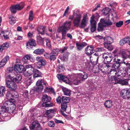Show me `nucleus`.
Masks as SVG:
<instances>
[{
	"mask_svg": "<svg viewBox=\"0 0 130 130\" xmlns=\"http://www.w3.org/2000/svg\"><path fill=\"white\" fill-rule=\"evenodd\" d=\"M87 77L86 73L82 72L81 73L71 75L69 78L64 76L63 81L67 84H69L71 82L75 85H76L80 83V80L86 79Z\"/></svg>",
	"mask_w": 130,
	"mask_h": 130,
	"instance_id": "f257e3e1",
	"label": "nucleus"
},
{
	"mask_svg": "<svg viewBox=\"0 0 130 130\" xmlns=\"http://www.w3.org/2000/svg\"><path fill=\"white\" fill-rule=\"evenodd\" d=\"M15 109V106L12 102L9 101H6L4 103L3 106L1 107V111L3 112H9L13 113Z\"/></svg>",
	"mask_w": 130,
	"mask_h": 130,
	"instance_id": "f03ea898",
	"label": "nucleus"
},
{
	"mask_svg": "<svg viewBox=\"0 0 130 130\" xmlns=\"http://www.w3.org/2000/svg\"><path fill=\"white\" fill-rule=\"evenodd\" d=\"M82 15L78 11L74 10L73 12V15L69 16V19L73 20L74 18L73 23L75 26L78 27L80 22Z\"/></svg>",
	"mask_w": 130,
	"mask_h": 130,
	"instance_id": "7ed1b4c3",
	"label": "nucleus"
},
{
	"mask_svg": "<svg viewBox=\"0 0 130 130\" xmlns=\"http://www.w3.org/2000/svg\"><path fill=\"white\" fill-rule=\"evenodd\" d=\"M71 23V22L67 21L64 23L62 26L58 28V31L62 32V39H65L67 31L70 29Z\"/></svg>",
	"mask_w": 130,
	"mask_h": 130,
	"instance_id": "20e7f679",
	"label": "nucleus"
},
{
	"mask_svg": "<svg viewBox=\"0 0 130 130\" xmlns=\"http://www.w3.org/2000/svg\"><path fill=\"white\" fill-rule=\"evenodd\" d=\"M112 24V23L109 20L101 19L98 24V31H101L103 30L104 27L111 25Z\"/></svg>",
	"mask_w": 130,
	"mask_h": 130,
	"instance_id": "39448f33",
	"label": "nucleus"
},
{
	"mask_svg": "<svg viewBox=\"0 0 130 130\" xmlns=\"http://www.w3.org/2000/svg\"><path fill=\"white\" fill-rule=\"evenodd\" d=\"M51 100V98L48 96L46 94H44L42 97V100L43 103L42 104V107H45L53 106L54 104L53 103L47 104V102H49Z\"/></svg>",
	"mask_w": 130,
	"mask_h": 130,
	"instance_id": "423d86ee",
	"label": "nucleus"
},
{
	"mask_svg": "<svg viewBox=\"0 0 130 130\" xmlns=\"http://www.w3.org/2000/svg\"><path fill=\"white\" fill-rule=\"evenodd\" d=\"M26 68L28 69L27 71H24L23 75L25 76H31L34 72L35 69L31 64H28L26 66Z\"/></svg>",
	"mask_w": 130,
	"mask_h": 130,
	"instance_id": "0eeeda50",
	"label": "nucleus"
},
{
	"mask_svg": "<svg viewBox=\"0 0 130 130\" xmlns=\"http://www.w3.org/2000/svg\"><path fill=\"white\" fill-rule=\"evenodd\" d=\"M43 84L45 86H47V84L42 79L39 80L36 83L37 87L36 88V91L38 92L41 91L43 89Z\"/></svg>",
	"mask_w": 130,
	"mask_h": 130,
	"instance_id": "6e6552de",
	"label": "nucleus"
},
{
	"mask_svg": "<svg viewBox=\"0 0 130 130\" xmlns=\"http://www.w3.org/2000/svg\"><path fill=\"white\" fill-rule=\"evenodd\" d=\"M24 6V3H22L20 5L18 4L11 6L10 8L11 11L12 13H15L17 10H20L22 9Z\"/></svg>",
	"mask_w": 130,
	"mask_h": 130,
	"instance_id": "1a4fd4ad",
	"label": "nucleus"
},
{
	"mask_svg": "<svg viewBox=\"0 0 130 130\" xmlns=\"http://www.w3.org/2000/svg\"><path fill=\"white\" fill-rule=\"evenodd\" d=\"M105 63L109 64L112 59V57L111 53H104L102 56Z\"/></svg>",
	"mask_w": 130,
	"mask_h": 130,
	"instance_id": "9d476101",
	"label": "nucleus"
},
{
	"mask_svg": "<svg viewBox=\"0 0 130 130\" xmlns=\"http://www.w3.org/2000/svg\"><path fill=\"white\" fill-rule=\"evenodd\" d=\"M89 18L86 14H84L81 22L80 23V27L81 28H84L87 25L88 22Z\"/></svg>",
	"mask_w": 130,
	"mask_h": 130,
	"instance_id": "9b49d317",
	"label": "nucleus"
},
{
	"mask_svg": "<svg viewBox=\"0 0 130 130\" xmlns=\"http://www.w3.org/2000/svg\"><path fill=\"white\" fill-rule=\"evenodd\" d=\"M36 60L37 61V63L39 64V66L37 67V68H39L41 66H45L46 63V61L42 58L41 57L38 56L36 57Z\"/></svg>",
	"mask_w": 130,
	"mask_h": 130,
	"instance_id": "f8f14e48",
	"label": "nucleus"
},
{
	"mask_svg": "<svg viewBox=\"0 0 130 130\" xmlns=\"http://www.w3.org/2000/svg\"><path fill=\"white\" fill-rule=\"evenodd\" d=\"M129 93V90L127 88L122 89L121 92V95L123 99H130V97L128 96Z\"/></svg>",
	"mask_w": 130,
	"mask_h": 130,
	"instance_id": "ddd939ff",
	"label": "nucleus"
},
{
	"mask_svg": "<svg viewBox=\"0 0 130 130\" xmlns=\"http://www.w3.org/2000/svg\"><path fill=\"white\" fill-rule=\"evenodd\" d=\"M29 128L31 129H35V130L42 129L40 124L38 121L33 122L32 124L29 126Z\"/></svg>",
	"mask_w": 130,
	"mask_h": 130,
	"instance_id": "4468645a",
	"label": "nucleus"
},
{
	"mask_svg": "<svg viewBox=\"0 0 130 130\" xmlns=\"http://www.w3.org/2000/svg\"><path fill=\"white\" fill-rule=\"evenodd\" d=\"M90 21L91 24V30L92 32H93L95 30L96 24V22L94 20V15L91 17Z\"/></svg>",
	"mask_w": 130,
	"mask_h": 130,
	"instance_id": "2eb2a0df",
	"label": "nucleus"
},
{
	"mask_svg": "<svg viewBox=\"0 0 130 130\" xmlns=\"http://www.w3.org/2000/svg\"><path fill=\"white\" fill-rule=\"evenodd\" d=\"M14 70L17 72L22 73L25 70L23 66L21 64H16L14 66Z\"/></svg>",
	"mask_w": 130,
	"mask_h": 130,
	"instance_id": "dca6fc26",
	"label": "nucleus"
},
{
	"mask_svg": "<svg viewBox=\"0 0 130 130\" xmlns=\"http://www.w3.org/2000/svg\"><path fill=\"white\" fill-rule=\"evenodd\" d=\"M6 85L7 87L11 90H15L17 88L15 83L12 81L8 80L6 82Z\"/></svg>",
	"mask_w": 130,
	"mask_h": 130,
	"instance_id": "f3484780",
	"label": "nucleus"
},
{
	"mask_svg": "<svg viewBox=\"0 0 130 130\" xmlns=\"http://www.w3.org/2000/svg\"><path fill=\"white\" fill-rule=\"evenodd\" d=\"M36 45L35 40L32 39L29 40L26 43L27 48L29 49H31L34 47Z\"/></svg>",
	"mask_w": 130,
	"mask_h": 130,
	"instance_id": "a211bd4d",
	"label": "nucleus"
},
{
	"mask_svg": "<svg viewBox=\"0 0 130 130\" xmlns=\"http://www.w3.org/2000/svg\"><path fill=\"white\" fill-rule=\"evenodd\" d=\"M94 47L90 46H87L85 49V53L88 56L91 55L93 53Z\"/></svg>",
	"mask_w": 130,
	"mask_h": 130,
	"instance_id": "6ab92c4d",
	"label": "nucleus"
},
{
	"mask_svg": "<svg viewBox=\"0 0 130 130\" xmlns=\"http://www.w3.org/2000/svg\"><path fill=\"white\" fill-rule=\"evenodd\" d=\"M121 53L123 59L124 60L127 58H130V55H127L126 53V51L124 50H123L121 51ZM129 64L130 65V62H127L126 63V65H128L127 64Z\"/></svg>",
	"mask_w": 130,
	"mask_h": 130,
	"instance_id": "aec40b11",
	"label": "nucleus"
},
{
	"mask_svg": "<svg viewBox=\"0 0 130 130\" xmlns=\"http://www.w3.org/2000/svg\"><path fill=\"white\" fill-rule=\"evenodd\" d=\"M76 44L77 48L79 50H81L87 45V43L84 42H77L76 43Z\"/></svg>",
	"mask_w": 130,
	"mask_h": 130,
	"instance_id": "412c9836",
	"label": "nucleus"
},
{
	"mask_svg": "<svg viewBox=\"0 0 130 130\" xmlns=\"http://www.w3.org/2000/svg\"><path fill=\"white\" fill-rule=\"evenodd\" d=\"M9 57L8 56H6L0 62V66L2 67L6 64L9 59Z\"/></svg>",
	"mask_w": 130,
	"mask_h": 130,
	"instance_id": "4be33fe9",
	"label": "nucleus"
},
{
	"mask_svg": "<svg viewBox=\"0 0 130 130\" xmlns=\"http://www.w3.org/2000/svg\"><path fill=\"white\" fill-rule=\"evenodd\" d=\"M94 57L95 59H96L95 61L94 60L93 61L92 59V60L91 59V56L90 57V62L93 63V64L95 65L98 62V59L99 58L98 54L97 53H95L94 54Z\"/></svg>",
	"mask_w": 130,
	"mask_h": 130,
	"instance_id": "5701e85b",
	"label": "nucleus"
},
{
	"mask_svg": "<svg viewBox=\"0 0 130 130\" xmlns=\"http://www.w3.org/2000/svg\"><path fill=\"white\" fill-rule=\"evenodd\" d=\"M9 32H4L3 31H0V36L1 37H4V38L5 39H8L9 38Z\"/></svg>",
	"mask_w": 130,
	"mask_h": 130,
	"instance_id": "b1692460",
	"label": "nucleus"
},
{
	"mask_svg": "<svg viewBox=\"0 0 130 130\" xmlns=\"http://www.w3.org/2000/svg\"><path fill=\"white\" fill-rule=\"evenodd\" d=\"M129 37L124 38L120 40L119 42V44L120 46H122L127 42L129 41Z\"/></svg>",
	"mask_w": 130,
	"mask_h": 130,
	"instance_id": "393cba45",
	"label": "nucleus"
},
{
	"mask_svg": "<svg viewBox=\"0 0 130 130\" xmlns=\"http://www.w3.org/2000/svg\"><path fill=\"white\" fill-rule=\"evenodd\" d=\"M104 44H111L113 42V39L111 37H105L104 39Z\"/></svg>",
	"mask_w": 130,
	"mask_h": 130,
	"instance_id": "a878e982",
	"label": "nucleus"
},
{
	"mask_svg": "<svg viewBox=\"0 0 130 130\" xmlns=\"http://www.w3.org/2000/svg\"><path fill=\"white\" fill-rule=\"evenodd\" d=\"M9 47L8 44L7 42H5L0 45V52H2L3 50L8 48Z\"/></svg>",
	"mask_w": 130,
	"mask_h": 130,
	"instance_id": "bb28decb",
	"label": "nucleus"
},
{
	"mask_svg": "<svg viewBox=\"0 0 130 130\" xmlns=\"http://www.w3.org/2000/svg\"><path fill=\"white\" fill-rule=\"evenodd\" d=\"M50 92L53 93L54 94H55V93L54 91V89L51 87L49 86L46 87L44 90V92Z\"/></svg>",
	"mask_w": 130,
	"mask_h": 130,
	"instance_id": "cd10ccee",
	"label": "nucleus"
},
{
	"mask_svg": "<svg viewBox=\"0 0 130 130\" xmlns=\"http://www.w3.org/2000/svg\"><path fill=\"white\" fill-rule=\"evenodd\" d=\"M130 79H124L122 80H121L120 84L122 85H129L130 84Z\"/></svg>",
	"mask_w": 130,
	"mask_h": 130,
	"instance_id": "c85d7f7f",
	"label": "nucleus"
},
{
	"mask_svg": "<svg viewBox=\"0 0 130 130\" xmlns=\"http://www.w3.org/2000/svg\"><path fill=\"white\" fill-rule=\"evenodd\" d=\"M62 89L64 95L68 96L70 95L71 91L70 90L64 87H62Z\"/></svg>",
	"mask_w": 130,
	"mask_h": 130,
	"instance_id": "c756f323",
	"label": "nucleus"
},
{
	"mask_svg": "<svg viewBox=\"0 0 130 130\" xmlns=\"http://www.w3.org/2000/svg\"><path fill=\"white\" fill-rule=\"evenodd\" d=\"M45 27L43 26H41L38 28V31L39 34L43 35L44 33Z\"/></svg>",
	"mask_w": 130,
	"mask_h": 130,
	"instance_id": "7c9ffc66",
	"label": "nucleus"
},
{
	"mask_svg": "<svg viewBox=\"0 0 130 130\" xmlns=\"http://www.w3.org/2000/svg\"><path fill=\"white\" fill-rule=\"evenodd\" d=\"M31 55L30 54H27L22 59L23 61L25 63H27L28 60L30 59V58L31 57Z\"/></svg>",
	"mask_w": 130,
	"mask_h": 130,
	"instance_id": "2f4dec72",
	"label": "nucleus"
},
{
	"mask_svg": "<svg viewBox=\"0 0 130 130\" xmlns=\"http://www.w3.org/2000/svg\"><path fill=\"white\" fill-rule=\"evenodd\" d=\"M44 38H42L40 36H38L37 37V41L38 42L43 44H44Z\"/></svg>",
	"mask_w": 130,
	"mask_h": 130,
	"instance_id": "473e14b6",
	"label": "nucleus"
},
{
	"mask_svg": "<svg viewBox=\"0 0 130 130\" xmlns=\"http://www.w3.org/2000/svg\"><path fill=\"white\" fill-rule=\"evenodd\" d=\"M112 102L110 100H107L106 101L104 105L107 108H109L111 107L112 106Z\"/></svg>",
	"mask_w": 130,
	"mask_h": 130,
	"instance_id": "72a5a7b5",
	"label": "nucleus"
},
{
	"mask_svg": "<svg viewBox=\"0 0 130 130\" xmlns=\"http://www.w3.org/2000/svg\"><path fill=\"white\" fill-rule=\"evenodd\" d=\"M44 51L43 49H37L35 50L34 52V53L37 54H41L43 53Z\"/></svg>",
	"mask_w": 130,
	"mask_h": 130,
	"instance_id": "f704fd0d",
	"label": "nucleus"
},
{
	"mask_svg": "<svg viewBox=\"0 0 130 130\" xmlns=\"http://www.w3.org/2000/svg\"><path fill=\"white\" fill-rule=\"evenodd\" d=\"M33 75V77L34 78L41 76V73L38 70H36L34 72Z\"/></svg>",
	"mask_w": 130,
	"mask_h": 130,
	"instance_id": "c9c22d12",
	"label": "nucleus"
},
{
	"mask_svg": "<svg viewBox=\"0 0 130 130\" xmlns=\"http://www.w3.org/2000/svg\"><path fill=\"white\" fill-rule=\"evenodd\" d=\"M62 103H68L70 101V99L68 97L65 96H62Z\"/></svg>",
	"mask_w": 130,
	"mask_h": 130,
	"instance_id": "e433bc0d",
	"label": "nucleus"
},
{
	"mask_svg": "<svg viewBox=\"0 0 130 130\" xmlns=\"http://www.w3.org/2000/svg\"><path fill=\"white\" fill-rule=\"evenodd\" d=\"M9 22L11 25L13 24L16 22V19L14 17L11 16L9 19Z\"/></svg>",
	"mask_w": 130,
	"mask_h": 130,
	"instance_id": "4c0bfd02",
	"label": "nucleus"
},
{
	"mask_svg": "<svg viewBox=\"0 0 130 130\" xmlns=\"http://www.w3.org/2000/svg\"><path fill=\"white\" fill-rule=\"evenodd\" d=\"M110 9L108 7H106L102 10V13L104 15L107 14L109 12Z\"/></svg>",
	"mask_w": 130,
	"mask_h": 130,
	"instance_id": "58836bf2",
	"label": "nucleus"
},
{
	"mask_svg": "<svg viewBox=\"0 0 130 130\" xmlns=\"http://www.w3.org/2000/svg\"><path fill=\"white\" fill-rule=\"evenodd\" d=\"M22 78L21 76V75L18 74L16 76V77H14V80L17 83H18L20 81Z\"/></svg>",
	"mask_w": 130,
	"mask_h": 130,
	"instance_id": "ea45409f",
	"label": "nucleus"
},
{
	"mask_svg": "<svg viewBox=\"0 0 130 130\" xmlns=\"http://www.w3.org/2000/svg\"><path fill=\"white\" fill-rule=\"evenodd\" d=\"M7 98L8 100L12 99V92H8L6 95Z\"/></svg>",
	"mask_w": 130,
	"mask_h": 130,
	"instance_id": "a19ab883",
	"label": "nucleus"
},
{
	"mask_svg": "<svg viewBox=\"0 0 130 130\" xmlns=\"http://www.w3.org/2000/svg\"><path fill=\"white\" fill-rule=\"evenodd\" d=\"M28 92L27 90H25L24 91L23 94V95H22V98L23 99L24 98H25L27 99L28 98Z\"/></svg>",
	"mask_w": 130,
	"mask_h": 130,
	"instance_id": "79ce46f5",
	"label": "nucleus"
},
{
	"mask_svg": "<svg viewBox=\"0 0 130 130\" xmlns=\"http://www.w3.org/2000/svg\"><path fill=\"white\" fill-rule=\"evenodd\" d=\"M105 47L109 50L111 51L112 50L113 47L110 44H104Z\"/></svg>",
	"mask_w": 130,
	"mask_h": 130,
	"instance_id": "37998d69",
	"label": "nucleus"
},
{
	"mask_svg": "<svg viewBox=\"0 0 130 130\" xmlns=\"http://www.w3.org/2000/svg\"><path fill=\"white\" fill-rule=\"evenodd\" d=\"M67 107V105L66 103H62L61 104V108L63 111H65Z\"/></svg>",
	"mask_w": 130,
	"mask_h": 130,
	"instance_id": "c03bdc74",
	"label": "nucleus"
},
{
	"mask_svg": "<svg viewBox=\"0 0 130 130\" xmlns=\"http://www.w3.org/2000/svg\"><path fill=\"white\" fill-rule=\"evenodd\" d=\"M32 83V81L29 78L26 79L25 82V83L27 86L30 85Z\"/></svg>",
	"mask_w": 130,
	"mask_h": 130,
	"instance_id": "a18cd8bd",
	"label": "nucleus"
},
{
	"mask_svg": "<svg viewBox=\"0 0 130 130\" xmlns=\"http://www.w3.org/2000/svg\"><path fill=\"white\" fill-rule=\"evenodd\" d=\"M64 69V68L63 67V65H61L59 67L58 69L57 70V72L60 73L63 71V70Z\"/></svg>",
	"mask_w": 130,
	"mask_h": 130,
	"instance_id": "49530a36",
	"label": "nucleus"
},
{
	"mask_svg": "<svg viewBox=\"0 0 130 130\" xmlns=\"http://www.w3.org/2000/svg\"><path fill=\"white\" fill-rule=\"evenodd\" d=\"M120 70L123 73L124 75H126V68L124 66H122L120 68Z\"/></svg>",
	"mask_w": 130,
	"mask_h": 130,
	"instance_id": "de8ad7c7",
	"label": "nucleus"
},
{
	"mask_svg": "<svg viewBox=\"0 0 130 130\" xmlns=\"http://www.w3.org/2000/svg\"><path fill=\"white\" fill-rule=\"evenodd\" d=\"M55 112V110L54 109H50L47 110L45 114L47 115H48L49 114L51 113H53Z\"/></svg>",
	"mask_w": 130,
	"mask_h": 130,
	"instance_id": "09e8293b",
	"label": "nucleus"
},
{
	"mask_svg": "<svg viewBox=\"0 0 130 130\" xmlns=\"http://www.w3.org/2000/svg\"><path fill=\"white\" fill-rule=\"evenodd\" d=\"M6 90V89L4 86H0V90L2 92V95L3 96L4 95V93L5 92Z\"/></svg>",
	"mask_w": 130,
	"mask_h": 130,
	"instance_id": "8fccbe9b",
	"label": "nucleus"
},
{
	"mask_svg": "<svg viewBox=\"0 0 130 130\" xmlns=\"http://www.w3.org/2000/svg\"><path fill=\"white\" fill-rule=\"evenodd\" d=\"M60 51V50L58 48L54 49L52 52V53L53 54L57 55L58 52Z\"/></svg>",
	"mask_w": 130,
	"mask_h": 130,
	"instance_id": "3c124183",
	"label": "nucleus"
},
{
	"mask_svg": "<svg viewBox=\"0 0 130 130\" xmlns=\"http://www.w3.org/2000/svg\"><path fill=\"white\" fill-rule=\"evenodd\" d=\"M29 19L30 21H31L33 19V13L32 11H30L29 13Z\"/></svg>",
	"mask_w": 130,
	"mask_h": 130,
	"instance_id": "603ef678",
	"label": "nucleus"
},
{
	"mask_svg": "<svg viewBox=\"0 0 130 130\" xmlns=\"http://www.w3.org/2000/svg\"><path fill=\"white\" fill-rule=\"evenodd\" d=\"M12 92V98H18L19 96V95L17 92H15V91Z\"/></svg>",
	"mask_w": 130,
	"mask_h": 130,
	"instance_id": "864d4df0",
	"label": "nucleus"
},
{
	"mask_svg": "<svg viewBox=\"0 0 130 130\" xmlns=\"http://www.w3.org/2000/svg\"><path fill=\"white\" fill-rule=\"evenodd\" d=\"M123 22L122 21H120L116 24V26L117 27H120L123 25Z\"/></svg>",
	"mask_w": 130,
	"mask_h": 130,
	"instance_id": "5fc2aeb1",
	"label": "nucleus"
},
{
	"mask_svg": "<svg viewBox=\"0 0 130 130\" xmlns=\"http://www.w3.org/2000/svg\"><path fill=\"white\" fill-rule=\"evenodd\" d=\"M118 75L117 76L119 77L120 76L121 77H125L126 76L125 74L124 75L123 73L120 70L117 73Z\"/></svg>",
	"mask_w": 130,
	"mask_h": 130,
	"instance_id": "6e6d98bb",
	"label": "nucleus"
},
{
	"mask_svg": "<svg viewBox=\"0 0 130 130\" xmlns=\"http://www.w3.org/2000/svg\"><path fill=\"white\" fill-rule=\"evenodd\" d=\"M56 55H52L50 56L49 59L51 61H54L56 58Z\"/></svg>",
	"mask_w": 130,
	"mask_h": 130,
	"instance_id": "4d7b16f0",
	"label": "nucleus"
},
{
	"mask_svg": "<svg viewBox=\"0 0 130 130\" xmlns=\"http://www.w3.org/2000/svg\"><path fill=\"white\" fill-rule=\"evenodd\" d=\"M48 124L49 126L53 127L55 126V124L54 121H50L48 123Z\"/></svg>",
	"mask_w": 130,
	"mask_h": 130,
	"instance_id": "13d9d810",
	"label": "nucleus"
},
{
	"mask_svg": "<svg viewBox=\"0 0 130 130\" xmlns=\"http://www.w3.org/2000/svg\"><path fill=\"white\" fill-rule=\"evenodd\" d=\"M120 64L117 63H115L112 66V67L114 68L115 69H118L119 68Z\"/></svg>",
	"mask_w": 130,
	"mask_h": 130,
	"instance_id": "bf43d9fd",
	"label": "nucleus"
},
{
	"mask_svg": "<svg viewBox=\"0 0 130 130\" xmlns=\"http://www.w3.org/2000/svg\"><path fill=\"white\" fill-rule=\"evenodd\" d=\"M57 76L59 79L61 80H63V78L64 77V76L60 74H58L57 75Z\"/></svg>",
	"mask_w": 130,
	"mask_h": 130,
	"instance_id": "052dcab7",
	"label": "nucleus"
},
{
	"mask_svg": "<svg viewBox=\"0 0 130 130\" xmlns=\"http://www.w3.org/2000/svg\"><path fill=\"white\" fill-rule=\"evenodd\" d=\"M114 79L115 82V84L117 83L120 84L121 80H120V79L118 78H115Z\"/></svg>",
	"mask_w": 130,
	"mask_h": 130,
	"instance_id": "680f3d73",
	"label": "nucleus"
},
{
	"mask_svg": "<svg viewBox=\"0 0 130 130\" xmlns=\"http://www.w3.org/2000/svg\"><path fill=\"white\" fill-rule=\"evenodd\" d=\"M93 15H94V19H95L97 20H98L99 18L100 17V16L97 13H96V14L93 15Z\"/></svg>",
	"mask_w": 130,
	"mask_h": 130,
	"instance_id": "e2e57ef3",
	"label": "nucleus"
},
{
	"mask_svg": "<svg viewBox=\"0 0 130 130\" xmlns=\"http://www.w3.org/2000/svg\"><path fill=\"white\" fill-rule=\"evenodd\" d=\"M46 46L48 47H50L51 44L50 42L48 39H47L46 40Z\"/></svg>",
	"mask_w": 130,
	"mask_h": 130,
	"instance_id": "0e129e2a",
	"label": "nucleus"
},
{
	"mask_svg": "<svg viewBox=\"0 0 130 130\" xmlns=\"http://www.w3.org/2000/svg\"><path fill=\"white\" fill-rule=\"evenodd\" d=\"M104 50L102 47H98L96 49L95 51L97 52H102L104 51Z\"/></svg>",
	"mask_w": 130,
	"mask_h": 130,
	"instance_id": "69168bd1",
	"label": "nucleus"
},
{
	"mask_svg": "<svg viewBox=\"0 0 130 130\" xmlns=\"http://www.w3.org/2000/svg\"><path fill=\"white\" fill-rule=\"evenodd\" d=\"M127 74L128 76H130V68L128 67L126 68V74Z\"/></svg>",
	"mask_w": 130,
	"mask_h": 130,
	"instance_id": "338daca9",
	"label": "nucleus"
},
{
	"mask_svg": "<svg viewBox=\"0 0 130 130\" xmlns=\"http://www.w3.org/2000/svg\"><path fill=\"white\" fill-rule=\"evenodd\" d=\"M56 101L57 103L60 104L61 102V98L60 96H58L56 99Z\"/></svg>",
	"mask_w": 130,
	"mask_h": 130,
	"instance_id": "774afa93",
	"label": "nucleus"
}]
</instances>
